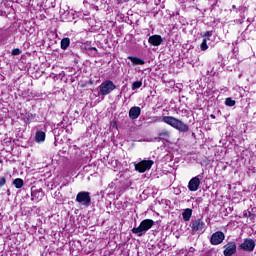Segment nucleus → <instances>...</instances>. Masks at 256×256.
Returning <instances> with one entry per match:
<instances>
[{
  "mask_svg": "<svg viewBox=\"0 0 256 256\" xmlns=\"http://www.w3.org/2000/svg\"><path fill=\"white\" fill-rule=\"evenodd\" d=\"M153 225H155V221L152 219H145L138 227H134L132 229V233H134V235H138V237H143V235H145Z\"/></svg>",
  "mask_w": 256,
  "mask_h": 256,
  "instance_id": "nucleus-2",
  "label": "nucleus"
},
{
  "mask_svg": "<svg viewBox=\"0 0 256 256\" xmlns=\"http://www.w3.org/2000/svg\"><path fill=\"white\" fill-rule=\"evenodd\" d=\"M211 35H213V31H207L204 33L203 37L204 39H207V37H211Z\"/></svg>",
  "mask_w": 256,
  "mask_h": 256,
  "instance_id": "nucleus-24",
  "label": "nucleus"
},
{
  "mask_svg": "<svg viewBox=\"0 0 256 256\" xmlns=\"http://www.w3.org/2000/svg\"><path fill=\"white\" fill-rule=\"evenodd\" d=\"M89 51H95V53H97V48L91 47V48L89 49Z\"/></svg>",
  "mask_w": 256,
  "mask_h": 256,
  "instance_id": "nucleus-25",
  "label": "nucleus"
},
{
  "mask_svg": "<svg viewBox=\"0 0 256 256\" xmlns=\"http://www.w3.org/2000/svg\"><path fill=\"white\" fill-rule=\"evenodd\" d=\"M191 215H193V210H191L189 208L184 210V212L182 213V217H183L184 221H189L191 219Z\"/></svg>",
  "mask_w": 256,
  "mask_h": 256,
  "instance_id": "nucleus-17",
  "label": "nucleus"
},
{
  "mask_svg": "<svg viewBox=\"0 0 256 256\" xmlns=\"http://www.w3.org/2000/svg\"><path fill=\"white\" fill-rule=\"evenodd\" d=\"M129 0H119V3H127Z\"/></svg>",
  "mask_w": 256,
  "mask_h": 256,
  "instance_id": "nucleus-26",
  "label": "nucleus"
},
{
  "mask_svg": "<svg viewBox=\"0 0 256 256\" xmlns=\"http://www.w3.org/2000/svg\"><path fill=\"white\" fill-rule=\"evenodd\" d=\"M154 164L155 162L153 160H142L139 163H135L134 167L139 173H145V171H149Z\"/></svg>",
  "mask_w": 256,
  "mask_h": 256,
  "instance_id": "nucleus-7",
  "label": "nucleus"
},
{
  "mask_svg": "<svg viewBox=\"0 0 256 256\" xmlns=\"http://www.w3.org/2000/svg\"><path fill=\"white\" fill-rule=\"evenodd\" d=\"M222 241H225V234L221 231L213 233L210 238L211 245H221Z\"/></svg>",
  "mask_w": 256,
  "mask_h": 256,
  "instance_id": "nucleus-8",
  "label": "nucleus"
},
{
  "mask_svg": "<svg viewBox=\"0 0 256 256\" xmlns=\"http://www.w3.org/2000/svg\"><path fill=\"white\" fill-rule=\"evenodd\" d=\"M162 121L163 123L170 125V127H173V129L180 131V133H187V131H189V125L173 116H164Z\"/></svg>",
  "mask_w": 256,
  "mask_h": 256,
  "instance_id": "nucleus-1",
  "label": "nucleus"
},
{
  "mask_svg": "<svg viewBox=\"0 0 256 256\" xmlns=\"http://www.w3.org/2000/svg\"><path fill=\"white\" fill-rule=\"evenodd\" d=\"M225 105H227V107H234L235 100H232L231 98H226Z\"/></svg>",
  "mask_w": 256,
  "mask_h": 256,
  "instance_id": "nucleus-21",
  "label": "nucleus"
},
{
  "mask_svg": "<svg viewBox=\"0 0 256 256\" xmlns=\"http://www.w3.org/2000/svg\"><path fill=\"white\" fill-rule=\"evenodd\" d=\"M29 119H35V116L33 114L28 115Z\"/></svg>",
  "mask_w": 256,
  "mask_h": 256,
  "instance_id": "nucleus-27",
  "label": "nucleus"
},
{
  "mask_svg": "<svg viewBox=\"0 0 256 256\" xmlns=\"http://www.w3.org/2000/svg\"><path fill=\"white\" fill-rule=\"evenodd\" d=\"M199 175L192 178L188 183L189 191H197L199 189V185H201V180L199 179Z\"/></svg>",
  "mask_w": 256,
  "mask_h": 256,
  "instance_id": "nucleus-10",
  "label": "nucleus"
},
{
  "mask_svg": "<svg viewBox=\"0 0 256 256\" xmlns=\"http://www.w3.org/2000/svg\"><path fill=\"white\" fill-rule=\"evenodd\" d=\"M117 89V86L113 81L106 80L99 86V95H109Z\"/></svg>",
  "mask_w": 256,
  "mask_h": 256,
  "instance_id": "nucleus-3",
  "label": "nucleus"
},
{
  "mask_svg": "<svg viewBox=\"0 0 256 256\" xmlns=\"http://www.w3.org/2000/svg\"><path fill=\"white\" fill-rule=\"evenodd\" d=\"M69 45H71V39L69 38H63L60 42V46L63 51H67Z\"/></svg>",
  "mask_w": 256,
  "mask_h": 256,
  "instance_id": "nucleus-16",
  "label": "nucleus"
},
{
  "mask_svg": "<svg viewBox=\"0 0 256 256\" xmlns=\"http://www.w3.org/2000/svg\"><path fill=\"white\" fill-rule=\"evenodd\" d=\"M13 185L16 189H21L25 185V182L21 178H16L13 180Z\"/></svg>",
  "mask_w": 256,
  "mask_h": 256,
  "instance_id": "nucleus-18",
  "label": "nucleus"
},
{
  "mask_svg": "<svg viewBox=\"0 0 256 256\" xmlns=\"http://www.w3.org/2000/svg\"><path fill=\"white\" fill-rule=\"evenodd\" d=\"M211 119H215V114L210 115Z\"/></svg>",
  "mask_w": 256,
  "mask_h": 256,
  "instance_id": "nucleus-28",
  "label": "nucleus"
},
{
  "mask_svg": "<svg viewBox=\"0 0 256 256\" xmlns=\"http://www.w3.org/2000/svg\"><path fill=\"white\" fill-rule=\"evenodd\" d=\"M224 248V256H233L237 253V244L235 242H229L224 246Z\"/></svg>",
  "mask_w": 256,
  "mask_h": 256,
  "instance_id": "nucleus-9",
  "label": "nucleus"
},
{
  "mask_svg": "<svg viewBox=\"0 0 256 256\" xmlns=\"http://www.w3.org/2000/svg\"><path fill=\"white\" fill-rule=\"evenodd\" d=\"M238 247L241 251L253 253V251H255L256 241L252 238H245L243 240V243H241Z\"/></svg>",
  "mask_w": 256,
  "mask_h": 256,
  "instance_id": "nucleus-6",
  "label": "nucleus"
},
{
  "mask_svg": "<svg viewBox=\"0 0 256 256\" xmlns=\"http://www.w3.org/2000/svg\"><path fill=\"white\" fill-rule=\"evenodd\" d=\"M171 137V132L167 129H163L158 133V137L154 138L155 141H161L162 139L164 141H167Z\"/></svg>",
  "mask_w": 256,
  "mask_h": 256,
  "instance_id": "nucleus-13",
  "label": "nucleus"
},
{
  "mask_svg": "<svg viewBox=\"0 0 256 256\" xmlns=\"http://www.w3.org/2000/svg\"><path fill=\"white\" fill-rule=\"evenodd\" d=\"M45 132L39 130L36 132V135H35V141L36 143H43V141H45Z\"/></svg>",
  "mask_w": 256,
  "mask_h": 256,
  "instance_id": "nucleus-15",
  "label": "nucleus"
},
{
  "mask_svg": "<svg viewBox=\"0 0 256 256\" xmlns=\"http://www.w3.org/2000/svg\"><path fill=\"white\" fill-rule=\"evenodd\" d=\"M148 43H150V45H153V47H159V45L163 43V37L157 34L152 35L149 37Z\"/></svg>",
  "mask_w": 256,
  "mask_h": 256,
  "instance_id": "nucleus-11",
  "label": "nucleus"
},
{
  "mask_svg": "<svg viewBox=\"0 0 256 256\" xmlns=\"http://www.w3.org/2000/svg\"><path fill=\"white\" fill-rule=\"evenodd\" d=\"M76 203L83 205V207L91 206V193L87 191L79 192L76 196Z\"/></svg>",
  "mask_w": 256,
  "mask_h": 256,
  "instance_id": "nucleus-5",
  "label": "nucleus"
},
{
  "mask_svg": "<svg viewBox=\"0 0 256 256\" xmlns=\"http://www.w3.org/2000/svg\"><path fill=\"white\" fill-rule=\"evenodd\" d=\"M143 82L142 81H135L132 84V91H135V89H140V87H142Z\"/></svg>",
  "mask_w": 256,
  "mask_h": 256,
  "instance_id": "nucleus-20",
  "label": "nucleus"
},
{
  "mask_svg": "<svg viewBox=\"0 0 256 256\" xmlns=\"http://www.w3.org/2000/svg\"><path fill=\"white\" fill-rule=\"evenodd\" d=\"M21 53H23V51H21V49L19 48H16L12 50L11 55L17 56V55H21Z\"/></svg>",
  "mask_w": 256,
  "mask_h": 256,
  "instance_id": "nucleus-22",
  "label": "nucleus"
},
{
  "mask_svg": "<svg viewBox=\"0 0 256 256\" xmlns=\"http://www.w3.org/2000/svg\"><path fill=\"white\" fill-rule=\"evenodd\" d=\"M6 184H7V178L0 177V188L5 187Z\"/></svg>",
  "mask_w": 256,
  "mask_h": 256,
  "instance_id": "nucleus-23",
  "label": "nucleus"
},
{
  "mask_svg": "<svg viewBox=\"0 0 256 256\" xmlns=\"http://www.w3.org/2000/svg\"><path fill=\"white\" fill-rule=\"evenodd\" d=\"M139 115H141V108L139 106H133L129 110V118L132 120L139 119Z\"/></svg>",
  "mask_w": 256,
  "mask_h": 256,
  "instance_id": "nucleus-12",
  "label": "nucleus"
},
{
  "mask_svg": "<svg viewBox=\"0 0 256 256\" xmlns=\"http://www.w3.org/2000/svg\"><path fill=\"white\" fill-rule=\"evenodd\" d=\"M128 59L133 63V65H145V60L135 57V56H128Z\"/></svg>",
  "mask_w": 256,
  "mask_h": 256,
  "instance_id": "nucleus-14",
  "label": "nucleus"
},
{
  "mask_svg": "<svg viewBox=\"0 0 256 256\" xmlns=\"http://www.w3.org/2000/svg\"><path fill=\"white\" fill-rule=\"evenodd\" d=\"M207 225L203 219H192L190 222V229L192 233H203Z\"/></svg>",
  "mask_w": 256,
  "mask_h": 256,
  "instance_id": "nucleus-4",
  "label": "nucleus"
},
{
  "mask_svg": "<svg viewBox=\"0 0 256 256\" xmlns=\"http://www.w3.org/2000/svg\"><path fill=\"white\" fill-rule=\"evenodd\" d=\"M200 49L201 51H207L209 49V46L207 45V38H203Z\"/></svg>",
  "mask_w": 256,
  "mask_h": 256,
  "instance_id": "nucleus-19",
  "label": "nucleus"
}]
</instances>
